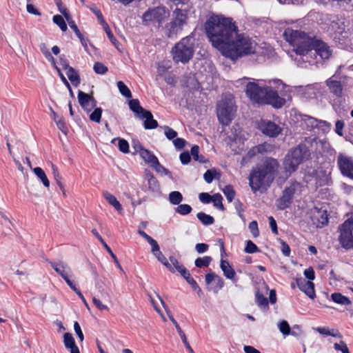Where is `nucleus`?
Wrapping results in <instances>:
<instances>
[{"instance_id":"1","label":"nucleus","mask_w":353,"mask_h":353,"mask_svg":"<svg viewBox=\"0 0 353 353\" xmlns=\"http://www.w3.org/2000/svg\"><path fill=\"white\" fill-rule=\"evenodd\" d=\"M204 29L212 45L232 61L254 53L251 39L238 34V27L230 17L212 15L205 21Z\"/></svg>"},{"instance_id":"2","label":"nucleus","mask_w":353,"mask_h":353,"mask_svg":"<svg viewBox=\"0 0 353 353\" xmlns=\"http://www.w3.org/2000/svg\"><path fill=\"white\" fill-rule=\"evenodd\" d=\"M279 168L278 160L270 157H265L256 163L252 168L248 177L253 193L267 191L278 175Z\"/></svg>"},{"instance_id":"3","label":"nucleus","mask_w":353,"mask_h":353,"mask_svg":"<svg viewBox=\"0 0 353 353\" xmlns=\"http://www.w3.org/2000/svg\"><path fill=\"white\" fill-rule=\"evenodd\" d=\"M292 37L296 40L295 52L299 55H306L314 50V55H319L321 59H328L332 51L327 44L315 37L308 36L305 32L296 30Z\"/></svg>"},{"instance_id":"4","label":"nucleus","mask_w":353,"mask_h":353,"mask_svg":"<svg viewBox=\"0 0 353 353\" xmlns=\"http://www.w3.org/2000/svg\"><path fill=\"white\" fill-rule=\"evenodd\" d=\"M311 150L306 143H300L285 155L283 167L286 172H294L300 164L311 159Z\"/></svg>"},{"instance_id":"5","label":"nucleus","mask_w":353,"mask_h":353,"mask_svg":"<svg viewBox=\"0 0 353 353\" xmlns=\"http://www.w3.org/2000/svg\"><path fill=\"white\" fill-rule=\"evenodd\" d=\"M174 62L187 63L194 54V39L187 36L176 43L171 50Z\"/></svg>"},{"instance_id":"6","label":"nucleus","mask_w":353,"mask_h":353,"mask_svg":"<svg viewBox=\"0 0 353 353\" xmlns=\"http://www.w3.org/2000/svg\"><path fill=\"white\" fill-rule=\"evenodd\" d=\"M188 14L186 10L176 8L172 12V18L170 22L165 25L166 35L172 38L182 30L183 27L187 23Z\"/></svg>"},{"instance_id":"7","label":"nucleus","mask_w":353,"mask_h":353,"mask_svg":"<svg viewBox=\"0 0 353 353\" xmlns=\"http://www.w3.org/2000/svg\"><path fill=\"white\" fill-rule=\"evenodd\" d=\"M236 111L232 99L223 101L217 105L218 119L223 125H228L234 119Z\"/></svg>"},{"instance_id":"8","label":"nucleus","mask_w":353,"mask_h":353,"mask_svg":"<svg viewBox=\"0 0 353 353\" xmlns=\"http://www.w3.org/2000/svg\"><path fill=\"white\" fill-rule=\"evenodd\" d=\"M301 185L296 181H292L289 186H286L283 190L282 195L276 200L278 210H283L289 208L293 202L294 196Z\"/></svg>"},{"instance_id":"9","label":"nucleus","mask_w":353,"mask_h":353,"mask_svg":"<svg viewBox=\"0 0 353 353\" xmlns=\"http://www.w3.org/2000/svg\"><path fill=\"white\" fill-rule=\"evenodd\" d=\"M339 241L345 250L353 248V218L348 219L339 227Z\"/></svg>"},{"instance_id":"10","label":"nucleus","mask_w":353,"mask_h":353,"mask_svg":"<svg viewBox=\"0 0 353 353\" xmlns=\"http://www.w3.org/2000/svg\"><path fill=\"white\" fill-rule=\"evenodd\" d=\"M268 88L269 86H260L257 83L249 82L246 85L245 93L252 101L262 104Z\"/></svg>"},{"instance_id":"11","label":"nucleus","mask_w":353,"mask_h":353,"mask_svg":"<svg viewBox=\"0 0 353 353\" xmlns=\"http://www.w3.org/2000/svg\"><path fill=\"white\" fill-rule=\"evenodd\" d=\"M337 165L343 176L353 180V158L352 157L339 153L337 156Z\"/></svg>"},{"instance_id":"12","label":"nucleus","mask_w":353,"mask_h":353,"mask_svg":"<svg viewBox=\"0 0 353 353\" xmlns=\"http://www.w3.org/2000/svg\"><path fill=\"white\" fill-rule=\"evenodd\" d=\"M347 79L346 77L339 78L338 76L334 74L326 81V85L331 93L337 97H341L343 95L345 82Z\"/></svg>"},{"instance_id":"13","label":"nucleus","mask_w":353,"mask_h":353,"mask_svg":"<svg viewBox=\"0 0 353 353\" xmlns=\"http://www.w3.org/2000/svg\"><path fill=\"white\" fill-rule=\"evenodd\" d=\"M286 101L284 98L280 97L278 92L274 90L271 86L268 88L262 104H268L273 108L279 109L281 108L285 103Z\"/></svg>"},{"instance_id":"14","label":"nucleus","mask_w":353,"mask_h":353,"mask_svg":"<svg viewBox=\"0 0 353 353\" xmlns=\"http://www.w3.org/2000/svg\"><path fill=\"white\" fill-rule=\"evenodd\" d=\"M157 297L159 298V299L160 300L163 308L165 309L166 313H167V315L169 317L170 320L171 321V322L174 325L176 330H177V332L178 334H179L184 345L185 346L186 349L188 350V351L190 352V353H194V350H192V348L191 347L188 339H187V337L185 334V333L183 332V330H181V327L179 326V323L176 322V321L174 319V318L173 317V315L172 314V312H170V310H169L168 307L167 306V305L165 304V301L162 299V298L159 296V294H157Z\"/></svg>"},{"instance_id":"15","label":"nucleus","mask_w":353,"mask_h":353,"mask_svg":"<svg viewBox=\"0 0 353 353\" xmlns=\"http://www.w3.org/2000/svg\"><path fill=\"white\" fill-rule=\"evenodd\" d=\"M165 15V10L162 7L150 8L144 12L142 17L143 22H158L161 23Z\"/></svg>"},{"instance_id":"16","label":"nucleus","mask_w":353,"mask_h":353,"mask_svg":"<svg viewBox=\"0 0 353 353\" xmlns=\"http://www.w3.org/2000/svg\"><path fill=\"white\" fill-rule=\"evenodd\" d=\"M259 130L266 136L276 137L281 133V128L274 122L269 120H262L259 124Z\"/></svg>"},{"instance_id":"17","label":"nucleus","mask_w":353,"mask_h":353,"mask_svg":"<svg viewBox=\"0 0 353 353\" xmlns=\"http://www.w3.org/2000/svg\"><path fill=\"white\" fill-rule=\"evenodd\" d=\"M297 287L309 298L314 299L316 296L314 284L312 281H307L302 277L296 278Z\"/></svg>"},{"instance_id":"18","label":"nucleus","mask_w":353,"mask_h":353,"mask_svg":"<svg viewBox=\"0 0 353 353\" xmlns=\"http://www.w3.org/2000/svg\"><path fill=\"white\" fill-rule=\"evenodd\" d=\"M312 212L314 218L317 221L318 227L322 228L328 224L329 219L327 210H323L322 208L314 207Z\"/></svg>"},{"instance_id":"19","label":"nucleus","mask_w":353,"mask_h":353,"mask_svg":"<svg viewBox=\"0 0 353 353\" xmlns=\"http://www.w3.org/2000/svg\"><path fill=\"white\" fill-rule=\"evenodd\" d=\"M46 261L50 264L51 267L54 270V271L64 280L67 279L68 276V273L71 271L70 267L67 264H65L62 261H59L58 263L52 262L48 259H46Z\"/></svg>"},{"instance_id":"20","label":"nucleus","mask_w":353,"mask_h":353,"mask_svg":"<svg viewBox=\"0 0 353 353\" xmlns=\"http://www.w3.org/2000/svg\"><path fill=\"white\" fill-rule=\"evenodd\" d=\"M140 119H145L143 126L146 130H152L158 127V122L153 118V115L150 110H146L139 117Z\"/></svg>"},{"instance_id":"21","label":"nucleus","mask_w":353,"mask_h":353,"mask_svg":"<svg viewBox=\"0 0 353 353\" xmlns=\"http://www.w3.org/2000/svg\"><path fill=\"white\" fill-rule=\"evenodd\" d=\"M63 343L66 349L70 350V353H80L78 346L72 334L65 332L63 334Z\"/></svg>"},{"instance_id":"22","label":"nucleus","mask_w":353,"mask_h":353,"mask_svg":"<svg viewBox=\"0 0 353 353\" xmlns=\"http://www.w3.org/2000/svg\"><path fill=\"white\" fill-rule=\"evenodd\" d=\"M220 268L223 272V275L227 279L234 280L236 276V272L230 266L228 261L221 259Z\"/></svg>"},{"instance_id":"23","label":"nucleus","mask_w":353,"mask_h":353,"mask_svg":"<svg viewBox=\"0 0 353 353\" xmlns=\"http://www.w3.org/2000/svg\"><path fill=\"white\" fill-rule=\"evenodd\" d=\"M91 95L81 90L78 92V101L81 108L86 112H90L89 108Z\"/></svg>"},{"instance_id":"24","label":"nucleus","mask_w":353,"mask_h":353,"mask_svg":"<svg viewBox=\"0 0 353 353\" xmlns=\"http://www.w3.org/2000/svg\"><path fill=\"white\" fill-rule=\"evenodd\" d=\"M140 156L152 168L155 165V163H157L159 161L158 158L152 153V152L148 149L141 152Z\"/></svg>"},{"instance_id":"25","label":"nucleus","mask_w":353,"mask_h":353,"mask_svg":"<svg viewBox=\"0 0 353 353\" xmlns=\"http://www.w3.org/2000/svg\"><path fill=\"white\" fill-rule=\"evenodd\" d=\"M130 110L134 113V114L140 117L147 110L144 109L141 105L140 102L137 99H132L128 102Z\"/></svg>"},{"instance_id":"26","label":"nucleus","mask_w":353,"mask_h":353,"mask_svg":"<svg viewBox=\"0 0 353 353\" xmlns=\"http://www.w3.org/2000/svg\"><path fill=\"white\" fill-rule=\"evenodd\" d=\"M146 179L148 180V188L153 192H158L160 191V184L157 179L152 173L149 172L146 174Z\"/></svg>"},{"instance_id":"27","label":"nucleus","mask_w":353,"mask_h":353,"mask_svg":"<svg viewBox=\"0 0 353 353\" xmlns=\"http://www.w3.org/2000/svg\"><path fill=\"white\" fill-rule=\"evenodd\" d=\"M302 125H305V129L308 131H312V130L316 128L318 125V119L314 117L303 115L301 118Z\"/></svg>"},{"instance_id":"28","label":"nucleus","mask_w":353,"mask_h":353,"mask_svg":"<svg viewBox=\"0 0 353 353\" xmlns=\"http://www.w3.org/2000/svg\"><path fill=\"white\" fill-rule=\"evenodd\" d=\"M103 196L110 205H112L117 212L121 213L123 211V208L119 201L113 194L109 193L108 192H105L103 193Z\"/></svg>"},{"instance_id":"29","label":"nucleus","mask_w":353,"mask_h":353,"mask_svg":"<svg viewBox=\"0 0 353 353\" xmlns=\"http://www.w3.org/2000/svg\"><path fill=\"white\" fill-rule=\"evenodd\" d=\"M331 299L336 303L341 304L343 305H348L351 304L350 299L343 295L340 292H334L331 294Z\"/></svg>"},{"instance_id":"30","label":"nucleus","mask_w":353,"mask_h":353,"mask_svg":"<svg viewBox=\"0 0 353 353\" xmlns=\"http://www.w3.org/2000/svg\"><path fill=\"white\" fill-rule=\"evenodd\" d=\"M66 74L69 80L74 86H78L80 84L81 79L78 72L72 67L66 70Z\"/></svg>"},{"instance_id":"31","label":"nucleus","mask_w":353,"mask_h":353,"mask_svg":"<svg viewBox=\"0 0 353 353\" xmlns=\"http://www.w3.org/2000/svg\"><path fill=\"white\" fill-rule=\"evenodd\" d=\"M255 302L259 307L263 310L269 309L268 299L259 290L255 293Z\"/></svg>"},{"instance_id":"32","label":"nucleus","mask_w":353,"mask_h":353,"mask_svg":"<svg viewBox=\"0 0 353 353\" xmlns=\"http://www.w3.org/2000/svg\"><path fill=\"white\" fill-rule=\"evenodd\" d=\"M33 172L35 175L41 180L45 187L48 188L50 186V181L42 168L40 167H36L33 169Z\"/></svg>"},{"instance_id":"33","label":"nucleus","mask_w":353,"mask_h":353,"mask_svg":"<svg viewBox=\"0 0 353 353\" xmlns=\"http://www.w3.org/2000/svg\"><path fill=\"white\" fill-rule=\"evenodd\" d=\"M191 155L194 161H199L201 163H205L208 162V159L203 155H199V147L197 145H194L191 148Z\"/></svg>"},{"instance_id":"34","label":"nucleus","mask_w":353,"mask_h":353,"mask_svg":"<svg viewBox=\"0 0 353 353\" xmlns=\"http://www.w3.org/2000/svg\"><path fill=\"white\" fill-rule=\"evenodd\" d=\"M212 261V258L210 256H205L203 257H198L194 261V265L198 268H207L210 265Z\"/></svg>"},{"instance_id":"35","label":"nucleus","mask_w":353,"mask_h":353,"mask_svg":"<svg viewBox=\"0 0 353 353\" xmlns=\"http://www.w3.org/2000/svg\"><path fill=\"white\" fill-rule=\"evenodd\" d=\"M196 216L198 219L205 225H210L214 223V217L204 212H201L197 213Z\"/></svg>"},{"instance_id":"36","label":"nucleus","mask_w":353,"mask_h":353,"mask_svg":"<svg viewBox=\"0 0 353 353\" xmlns=\"http://www.w3.org/2000/svg\"><path fill=\"white\" fill-rule=\"evenodd\" d=\"M154 255L156 256V258L158 259L159 262H161L163 265H165L168 268V270L170 272L174 273V268H172V265L168 262L166 257L163 254V253L161 251L156 252V254H154Z\"/></svg>"},{"instance_id":"37","label":"nucleus","mask_w":353,"mask_h":353,"mask_svg":"<svg viewBox=\"0 0 353 353\" xmlns=\"http://www.w3.org/2000/svg\"><path fill=\"white\" fill-rule=\"evenodd\" d=\"M103 28L105 33L107 34V36H108V39H110V41H111V43L114 46V47L117 50H120L119 46H121V44L118 41V40L116 39V37L114 36L108 24L106 23V25L103 26Z\"/></svg>"},{"instance_id":"38","label":"nucleus","mask_w":353,"mask_h":353,"mask_svg":"<svg viewBox=\"0 0 353 353\" xmlns=\"http://www.w3.org/2000/svg\"><path fill=\"white\" fill-rule=\"evenodd\" d=\"M182 194L179 191H173L169 194V201L172 205H179L183 201Z\"/></svg>"},{"instance_id":"39","label":"nucleus","mask_w":353,"mask_h":353,"mask_svg":"<svg viewBox=\"0 0 353 353\" xmlns=\"http://www.w3.org/2000/svg\"><path fill=\"white\" fill-rule=\"evenodd\" d=\"M152 169H154L157 172L164 174L168 176L170 179H173L172 172L165 167H163L160 163L159 161L157 163H155V165L153 166Z\"/></svg>"},{"instance_id":"40","label":"nucleus","mask_w":353,"mask_h":353,"mask_svg":"<svg viewBox=\"0 0 353 353\" xmlns=\"http://www.w3.org/2000/svg\"><path fill=\"white\" fill-rule=\"evenodd\" d=\"M223 192L226 196L228 202H232L233 199H234L236 192L234 190V188L232 185H227L224 187L223 189Z\"/></svg>"},{"instance_id":"41","label":"nucleus","mask_w":353,"mask_h":353,"mask_svg":"<svg viewBox=\"0 0 353 353\" xmlns=\"http://www.w3.org/2000/svg\"><path fill=\"white\" fill-rule=\"evenodd\" d=\"M118 89L120 92V93L124 96L126 98H131L132 97V93L130 90L128 88V86L122 81H119L117 83Z\"/></svg>"},{"instance_id":"42","label":"nucleus","mask_w":353,"mask_h":353,"mask_svg":"<svg viewBox=\"0 0 353 353\" xmlns=\"http://www.w3.org/2000/svg\"><path fill=\"white\" fill-rule=\"evenodd\" d=\"M219 176L220 173L218 172L216 169H210L205 172L203 174V178L208 183H210L212 182L214 178Z\"/></svg>"},{"instance_id":"43","label":"nucleus","mask_w":353,"mask_h":353,"mask_svg":"<svg viewBox=\"0 0 353 353\" xmlns=\"http://www.w3.org/2000/svg\"><path fill=\"white\" fill-rule=\"evenodd\" d=\"M222 201H223V197H222L221 194L219 193H216V194H213L212 201L211 202H212L214 203V206L215 208H216L217 209H219L221 211H224L225 210V208L222 203Z\"/></svg>"},{"instance_id":"44","label":"nucleus","mask_w":353,"mask_h":353,"mask_svg":"<svg viewBox=\"0 0 353 353\" xmlns=\"http://www.w3.org/2000/svg\"><path fill=\"white\" fill-rule=\"evenodd\" d=\"M316 330L321 334H323V335H325V336H334V337H337V338H342V335L339 332V330H336V333L335 334H332V332H331L328 327H318Z\"/></svg>"},{"instance_id":"45","label":"nucleus","mask_w":353,"mask_h":353,"mask_svg":"<svg viewBox=\"0 0 353 353\" xmlns=\"http://www.w3.org/2000/svg\"><path fill=\"white\" fill-rule=\"evenodd\" d=\"M330 28L335 34H341L345 31V25L343 22L332 21Z\"/></svg>"},{"instance_id":"46","label":"nucleus","mask_w":353,"mask_h":353,"mask_svg":"<svg viewBox=\"0 0 353 353\" xmlns=\"http://www.w3.org/2000/svg\"><path fill=\"white\" fill-rule=\"evenodd\" d=\"M53 22L57 24L63 32H65L68 29L67 24L62 16L56 14L52 18Z\"/></svg>"},{"instance_id":"47","label":"nucleus","mask_w":353,"mask_h":353,"mask_svg":"<svg viewBox=\"0 0 353 353\" xmlns=\"http://www.w3.org/2000/svg\"><path fill=\"white\" fill-rule=\"evenodd\" d=\"M192 210V207L188 204H179L175 208V212L181 215H187Z\"/></svg>"},{"instance_id":"48","label":"nucleus","mask_w":353,"mask_h":353,"mask_svg":"<svg viewBox=\"0 0 353 353\" xmlns=\"http://www.w3.org/2000/svg\"><path fill=\"white\" fill-rule=\"evenodd\" d=\"M280 332L284 335L288 336L290 334L291 327L288 322L285 320L281 321L278 324Z\"/></svg>"},{"instance_id":"49","label":"nucleus","mask_w":353,"mask_h":353,"mask_svg":"<svg viewBox=\"0 0 353 353\" xmlns=\"http://www.w3.org/2000/svg\"><path fill=\"white\" fill-rule=\"evenodd\" d=\"M245 252L248 254H253L259 252L258 246L251 240L246 241V245L244 249Z\"/></svg>"},{"instance_id":"50","label":"nucleus","mask_w":353,"mask_h":353,"mask_svg":"<svg viewBox=\"0 0 353 353\" xmlns=\"http://www.w3.org/2000/svg\"><path fill=\"white\" fill-rule=\"evenodd\" d=\"M55 3L59 11L63 15L67 21H69L71 18L70 14L68 10L63 6L62 1L61 0H56Z\"/></svg>"},{"instance_id":"51","label":"nucleus","mask_w":353,"mask_h":353,"mask_svg":"<svg viewBox=\"0 0 353 353\" xmlns=\"http://www.w3.org/2000/svg\"><path fill=\"white\" fill-rule=\"evenodd\" d=\"M102 114L101 108H95L94 111L90 114L89 118L92 121L100 123Z\"/></svg>"},{"instance_id":"52","label":"nucleus","mask_w":353,"mask_h":353,"mask_svg":"<svg viewBox=\"0 0 353 353\" xmlns=\"http://www.w3.org/2000/svg\"><path fill=\"white\" fill-rule=\"evenodd\" d=\"M93 70L99 74H104L108 71V67L101 62H96L94 64Z\"/></svg>"},{"instance_id":"53","label":"nucleus","mask_w":353,"mask_h":353,"mask_svg":"<svg viewBox=\"0 0 353 353\" xmlns=\"http://www.w3.org/2000/svg\"><path fill=\"white\" fill-rule=\"evenodd\" d=\"M164 130L165 137L169 140H174L177 137V132L168 125L162 127Z\"/></svg>"},{"instance_id":"54","label":"nucleus","mask_w":353,"mask_h":353,"mask_svg":"<svg viewBox=\"0 0 353 353\" xmlns=\"http://www.w3.org/2000/svg\"><path fill=\"white\" fill-rule=\"evenodd\" d=\"M118 147L119 151L124 154H128L130 152L129 143L124 139L121 138L120 139H119Z\"/></svg>"},{"instance_id":"55","label":"nucleus","mask_w":353,"mask_h":353,"mask_svg":"<svg viewBox=\"0 0 353 353\" xmlns=\"http://www.w3.org/2000/svg\"><path fill=\"white\" fill-rule=\"evenodd\" d=\"M90 10L92 12L93 14L97 17V19L99 20L100 24L103 26L106 25L107 22L105 21L102 12L100 10H99L97 7L90 8Z\"/></svg>"},{"instance_id":"56","label":"nucleus","mask_w":353,"mask_h":353,"mask_svg":"<svg viewBox=\"0 0 353 353\" xmlns=\"http://www.w3.org/2000/svg\"><path fill=\"white\" fill-rule=\"evenodd\" d=\"M57 128L64 134H66L68 129L65 122V119L63 117H60L57 121H56Z\"/></svg>"},{"instance_id":"57","label":"nucleus","mask_w":353,"mask_h":353,"mask_svg":"<svg viewBox=\"0 0 353 353\" xmlns=\"http://www.w3.org/2000/svg\"><path fill=\"white\" fill-rule=\"evenodd\" d=\"M249 230L252 234L254 237H257L259 236V231L258 228V223L256 221H252L249 223Z\"/></svg>"},{"instance_id":"58","label":"nucleus","mask_w":353,"mask_h":353,"mask_svg":"<svg viewBox=\"0 0 353 353\" xmlns=\"http://www.w3.org/2000/svg\"><path fill=\"white\" fill-rule=\"evenodd\" d=\"M331 127V124L326 121L318 119L317 129L322 130L323 132L329 131Z\"/></svg>"},{"instance_id":"59","label":"nucleus","mask_w":353,"mask_h":353,"mask_svg":"<svg viewBox=\"0 0 353 353\" xmlns=\"http://www.w3.org/2000/svg\"><path fill=\"white\" fill-rule=\"evenodd\" d=\"M334 347L336 350L341 351L342 353H350L347 344L343 341H341L339 343H334Z\"/></svg>"},{"instance_id":"60","label":"nucleus","mask_w":353,"mask_h":353,"mask_svg":"<svg viewBox=\"0 0 353 353\" xmlns=\"http://www.w3.org/2000/svg\"><path fill=\"white\" fill-rule=\"evenodd\" d=\"M179 158L183 165H187L190 162L191 153L190 154L188 151L183 152L180 154Z\"/></svg>"},{"instance_id":"61","label":"nucleus","mask_w":353,"mask_h":353,"mask_svg":"<svg viewBox=\"0 0 353 353\" xmlns=\"http://www.w3.org/2000/svg\"><path fill=\"white\" fill-rule=\"evenodd\" d=\"M280 242H281V250L283 254L285 256H289L290 255V252H291L289 245L282 239H280Z\"/></svg>"},{"instance_id":"62","label":"nucleus","mask_w":353,"mask_h":353,"mask_svg":"<svg viewBox=\"0 0 353 353\" xmlns=\"http://www.w3.org/2000/svg\"><path fill=\"white\" fill-rule=\"evenodd\" d=\"M213 195H210L209 193L207 192H202L200 193L199 195V200L203 203H209L212 201Z\"/></svg>"},{"instance_id":"63","label":"nucleus","mask_w":353,"mask_h":353,"mask_svg":"<svg viewBox=\"0 0 353 353\" xmlns=\"http://www.w3.org/2000/svg\"><path fill=\"white\" fill-rule=\"evenodd\" d=\"M304 276L308 279L307 281H312L315 279V272L312 267H310L304 270Z\"/></svg>"},{"instance_id":"64","label":"nucleus","mask_w":353,"mask_h":353,"mask_svg":"<svg viewBox=\"0 0 353 353\" xmlns=\"http://www.w3.org/2000/svg\"><path fill=\"white\" fill-rule=\"evenodd\" d=\"M345 126L344 121L343 120H337L335 123V132L339 136H343V130Z\"/></svg>"}]
</instances>
